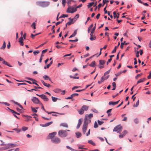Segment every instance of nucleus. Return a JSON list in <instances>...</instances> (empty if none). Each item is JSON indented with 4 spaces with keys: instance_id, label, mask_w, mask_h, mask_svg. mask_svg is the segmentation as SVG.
<instances>
[{
    "instance_id": "1",
    "label": "nucleus",
    "mask_w": 151,
    "mask_h": 151,
    "mask_svg": "<svg viewBox=\"0 0 151 151\" xmlns=\"http://www.w3.org/2000/svg\"><path fill=\"white\" fill-rule=\"evenodd\" d=\"M67 131H70V130H59L58 132L59 136L61 137H65L68 135Z\"/></svg>"
},
{
    "instance_id": "2",
    "label": "nucleus",
    "mask_w": 151,
    "mask_h": 151,
    "mask_svg": "<svg viewBox=\"0 0 151 151\" xmlns=\"http://www.w3.org/2000/svg\"><path fill=\"white\" fill-rule=\"evenodd\" d=\"M122 127L121 125H119L115 127L113 129L114 132H116L120 134L122 130Z\"/></svg>"
},
{
    "instance_id": "3",
    "label": "nucleus",
    "mask_w": 151,
    "mask_h": 151,
    "mask_svg": "<svg viewBox=\"0 0 151 151\" xmlns=\"http://www.w3.org/2000/svg\"><path fill=\"white\" fill-rule=\"evenodd\" d=\"M93 117V114H90L89 115H86L85 117L84 121H86L87 123H90L91 122L90 118Z\"/></svg>"
},
{
    "instance_id": "4",
    "label": "nucleus",
    "mask_w": 151,
    "mask_h": 151,
    "mask_svg": "<svg viewBox=\"0 0 151 151\" xmlns=\"http://www.w3.org/2000/svg\"><path fill=\"white\" fill-rule=\"evenodd\" d=\"M86 122V121H84V124L83 126V134H85L86 133L88 127V123H87Z\"/></svg>"
},
{
    "instance_id": "5",
    "label": "nucleus",
    "mask_w": 151,
    "mask_h": 151,
    "mask_svg": "<svg viewBox=\"0 0 151 151\" xmlns=\"http://www.w3.org/2000/svg\"><path fill=\"white\" fill-rule=\"evenodd\" d=\"M37 5L42 7H46L47 6V3L45 1H38L37 2Z\"/></svg>"
},
{
    "instance_id": "6",
    "label": "nucleus",
    "mask_w": 151,
    "mask_h": 151,
    "mask_svg": "<svg viewBox=\"0 0 151 151\" xmlns=\"http://www.w3.org/2000/svg\"><path fill=\"white\" fill-rule=\"evenodd\" d=\"M77 11L76 8L70 7H69L67 10L68 13H73Z\"/></svg>"
},
{
    "instance_id": "7",
    "label": "nucleus",
    "mask_w": 151,
    "mask_h": 151,
    "mask_svg": "<svg viewBox=\"0 0 151 151\" xmlns=\"http://www.w3.org/2000/svg\"><path fill=\"white\" fill-rule=\"evenodd\" d=\"M57 134V132H54L52 133L49 134L48 137L49 138H50L51 140L55 137V135Z\"/></svg>"
},
{
    "instance_id": "8",
    "label": "nucleus",
    "mask_w": 151,
    "mask_h": 151,
    "mask_svg": "<svg viewBox=\"0 0 151 151\" xmlns=\"http://www.w3.org/2000/svg\"><path fill=\"white\" fill-rule=\"evenodd\" d=\"M51 141L54 143L57 144L60 142V139L58 137H55L51 140Z\"/></svg>"
},
{
    "instance_id": "9",
    "label": "nucleus",
    "mask_w": 151,
    "mask_h": 151,
    "mask_svg": "<svg viewBox=\"0 0 151 151\" xmlns=\"http://www.w3.org/2000/svg\"><path fill=\"white\" fill-rule=\"evenodd\" d=\"M37 95L39 96V97H40L42 99L44 100V101H47L49 100V99L44 94L40 95L37 94Z\"/></svg>"
},
{
    "instance_id": "10",
    "label": "nucleus",
    "mask_w": 151,
    "mask_h": 151,
    "mask_svg": "<svg viewBox=\"0 0 151 151\" xmlns=\"http://www.w3.org/2000/svg\"><path fill=\"white\" fill-rule=\"evenodd\" d=\"M0 60H1V61H3L2 63V64L6 65L10 67H12V66L8 62H7L4 60L3 58H2L1 57L0 58Z\"/></svg>"
},
{
    "instance_id": "11",
    "label": "nucleus",
    "mask_w": 151,
    "mask_h": 151,
    "mask_svg": "<svg viewBox=\"0 0 151 151\" xmlns=\"http://www.w3.org/2000/svg\"><path fill=\"white\" fill-rule=\"evenodd\" d=\"M32 101L35 103L38 104H40L41 103L40 102V101L39 100V99L36 97L33 98L32 99Z\"/></svg>"
},
{
    "instance_id": "12",
    "label": "nucleus",
    "mask_w": 151,
    "mask_h": 151,
    "mask_svg": "<svg viewBox=\"0 0 151 151\" xmlns=\"http://www.w3.org/2000/svg\"><path fill=\"white\" fill-rule=\"evenodd\" d=\"M120 100H119V101H118L116 102H113V101H110L109 102V104L110 105H115L117 104L119 102Z\"/></svg>"
},
{
    "instance_id": "13",
    "label": "nucleus",
    "mask_w": 151,
    "mask_h": 151,
    "mask_svg": "<svg viewBox=\"0 0 151 151\" xmlns=\"http://www.w3.org/2000/svg\"><path fill=\"white\" fill-rule=\"evenodd\" d=\"M34 87L35 88V89L33 88V89H31V90H27V91H29L31 92V91H32L33 90H35V91H37V90H36V89L37 88H40V89L42 88H41V87H40V86L37 87V86H34Z\"/></svg>"
},
{
    "instance_id": "14",
    "label": "nucleus",
    "mask_w": 151,
    "mask_h": 151,
    "mask_svg": "<svg viewBox=\"0 0 151 151\" xmlns=\"http://www.w3.org/2000/svg\"><path fill=\"white\" fill-rule=\"evenodd\" d=\"M19 42L21 45L23 46L24 45L23 42V38L22 37H20L19 38Z\"/></svg>"
},
{
    "instance_id": "15",
    "label": "nucleus",
    "mask_w": 151,
    "mask_h": 151,
    "mask_svg": "<svg viewBox=\"0 0 151 151\" xmlns=\"http://www.w3.org/2000/svg\"><path fill=\"white\" fill-rule=\"evenodd\" d=\"M43 78L45 80H49L50 81H52L51 79L48 76L45 75L43 76Z\"/></svg>"
},
{
    "instance_id": "16",
    "label": "nucleus",
    "mask_w": 151,
    "mask_h": 151,
    "mask_svg": "<svg viewBox=\"0 0 151 151\" xmlns=\"http://www.w3.org/2000/svg\"><path fill=\"white\" fill-rule=\"evenodd\" d=\"M78 75V74L77 73L75 74L74 75V76H72V75H70V77L71 78H73L74 79H78L79 78V77L78 76V77H76V76H77V75Z\"/></svg>"
},
{
    "instance_id": "17",
    "label": "nucleus",
    "mask_w": 151,
    "mask_h": 151,
    "mask_svg": "<svg viewBox=\"0 0 151 151\" xmlns=\"http://www.w3.org/2000/svg\"><path fill=\"white\" fill-rule=\"evenodd\" d=\"M113 14H114V18H115L116 17H117V18L119 17V13H117V14H116V12L114 11L113 12Z\"/></svg>"
},
{
    "instance_id": "18",
    "label": "nucleus",
    "mask_w": 151,
    "mask_h": 151,
    "mask_svg": "<svg viewBox=\"0 0 151 151\" xmlns=\"http://www.w3.org/2000/svg\"><path fill=\"white\" fill-rule=\"evenodd\" d=\"M81 108L83 109V111H86L88 109V106L86 105H83L81 107Z\"/></svg>"
},
{
    "instance_id": "19",
    "label": "nucleus",
    "mask_w": 151,
    "mask_h": 151,
    "mask_svg": "<svg viewBox=\"0 0 151 151\" xmlns=\"http://www.w3.org/2000/svg\"><path fill=\"white\" fill-rule=\"evenodd\" d=\"M41 81L43 84V85L45 86H46L48 87H49L50 86V85L49 84H47L46 83H45L43 80H41Z\"/></svg>"
},
{
    "instance_id": "20",
    "label": "nucleus",
    "mask_w": 151,
    "mask_h": 151,
    "mask_svg": "<svg viewBox=\"0 0 151 151\" xmlns=\"http://www.w3.org/2000/svg\"><path fill=\"white\" fill-rule=\"evenodd\" d=\"M90 35V39L91 41H93L94 40H96V37L94 35Z\"/></svg>"
},
{
    "instance_id": "21",
    "label": "nucleus",
    "mask_w": 151,
    "mask_h": 151,
    "mask_svg": "<svg viewBox=\"0 0 151 151\" xmlns=\"http://www.w3.org/2000/svg\"><path fill=\"white\" fill-rule=\"evenodd\" d=\"M146 80L145 78H143L142 79H141L139 80L138 81H137V84H138L139 83H142L144 81H145Z\"/></svg>"
},
{
    "instance_id": "22",
    "label": "nucleus",
    "mask_w": 151,
    "mask_h": 151,
    "mask_svg": "<svg viewBox=\"0 0 151 151\" xmlns=\"http://www.w3.org/2000/svg\"><path fill=\"white\" fill-rule=\"evenodd\" d=\"M82 123V121L81 120V119H80L78 120V125L77 126L76 128L77 129H78L81 126V124Z\"/></svg>"
},
{
    "instance_id": "23",
    "label": "nucleus",
    "mask_w": 151,
    "mask_h": 151,
    "mask_svg": "<svg viewBox=\"0 0 151 151\" xmlns=\"http://www.w3.org/2000/svg\"><path fill=\"white\" fill-rule=\"evenodd\" d=\"M109 76L108 75L106 76H104V78L103 77H102L101 79V81L102 82H103L104 81V80L107 79L109 78Z\"/></svg>"
},
{
    "instance_id": "24",
    "label": "nucleus",
    "mask_w": 151,
    "mask_h": 151,
    "mask_svg": "<svg viewBox=\"0 0 151 151\" xmlns=\"http://www.w3.org/2000/svg\"><path fill=\"white\" fill-rule=\"evenodd\" d=\"M23 116H25L26 117V119L25 120V121L26 122H28L30 120V119L32 117L31 116H26L25 115H23Z\"/></svg>"
},
{
    "instance_id": "25",
    "label": "nucleus",
    "mask_w": 151,
    "mask_h": 151,
    "mask_svg": "<svg viewBox=\"0 0 151 151\" xmlns=\"http://www.w3.org/2000/svg\"><path fill=\"white\" fill-rule=\"evenodd\" d=\"M73 19H71L70 21L69 22L67 23L66 24V27H67V25H70L71 24L73 23Z\"/></svg>"
},
{
    "instance_id": "26",
    "label": "nucleus",
    "mask_w": 151,
    "mask_h": 151,
    "mask_svg": "<svg viewBox=\"0 0 151 151\" xmlns=\"http://www.w3.org/2000/svg\"><path fill=\"white\" fill-rule=\"evenodd\" d=\"M53 123V122L51 121L49 122H47L44 124L43 125V127H47L48 126Z\"/></svg>"
},
{
    "instance_id": "27",
    "label": "nucleus",
    "mask_w": 151,
    "mask_h": 151,
    "mask_svg": "<svg viewBox=\"0 0 151 151\" xmlns=\"http://www.w3.org/2000/svg\"><path fill=\"white\" fill-rule=\"evenodd\" d=\"M53 91L54 92L57 93H58L61 92V90L59 88H56L54 89Z\"/></svg>"
},
{
    "instance_id": "28",
    "label": "nucleus",
    "mask_w": 151,
    "mask_h": 151,
    "mask_svg": "<svg viewBox=\"0 0 151 151\" xmlns=\"http://www.w3.org/2000/svg\"><path fill=\"white\" fill-rule=\"evenodd\" d=\"M119 45H120V43H119V42L117 46H116L114 48V49L112 51V53H114L115 52H116V49L117 48L119 47Z\"/></svg>"
},
{
    "instance_id": "29",
    "label": "nucleus",
    "mask_w": 151,
    "mask_h": 151,
    "mask_svg": "<svg viewBox=\"0 0 151 151\" xmlns=\"http://www.w3.org/2000/svg\"><path fill=\"white\" fill-rule=\"evenodd\" d=\"M77 34V30H75L74 32L70 36V37H69V38H71L73 37H74Z\"/></svg>"
},
{
    "instance_id": "30",
    "label": "nucleus",
    "mask_w": 151,
    "mask_h": 151,
    "mask_svg": "<svg viewBox=\"0 0 151 151\" xmlns=\"http://www.w3.org/2000/svg\"><path fill=\"white\" fill-rule=\"evenodd\" d=\"M105 61L103 60H99V65H104L105 63Z\"/></svg>"
},
{
    "instance_id": "31",
    "label": "nucleus",
    "mask_w": 151,
    "mask_h": 151,
    "mask_svg": "<svg viewBox=\"0 0 151 151\" xmlns=\"http://www.w3.org/2000/svg\"><path fill=\"white\" fill-rule=\"evenodd\" d=\"M77 111H78L79 114H83L84 113V111H83V109H82L81 108L80 110H78Z\"/></svg>"
},
{
    "instance_id": "32",
    "label": "nucleus",
    "mask_w": 151,
    "mask_h": 151,
    "mask_svg": "<svg viewBox=\"0 0 151 151\" xmlns=\"http://www.w3.org/2000/svg\"><path fill=\"white\" fill-rule=\"evenodd\" d=\"M76 134L77 138H79L81 136V133L79 132H77Z\"/></svg>"
},
{
    "instance_id": "33",
    "label": "nucleus",
    "mask_w": 151,
    "mask_h": 151,
    "mask_svg": "<svg viewBox=\"0 0 151 151\" xmlns=\"http://www.w3.org/2000/svg\"><path fill=\"white\" fill-rule=\"evenodd\" d=\"M124 44H125V45H127L128 44V43H126L125 41H124L123 42H122L120 45V47L122 49L123 48Z\"/></svg>"
},
{
    "instance_id": "34",
    "label": "nucleus",
    "mask_w": 151,
    "mask_h": 151,
    "mask_svg": "<svg viewBox=\"0 0 151 151\" xmlns=\"http://www.w3.org/2000/svg\"><path fill=\"white\" fill-rule=\"evenodd\" d=\"M12 101L14 103V104H17V105L18 106H19L22 109H23V107H22V106L19 104V103H18L17 102H16L14 101H13L12 100Z\"/></svg>"
},
{
    "instance_id": "35",
    "label": "nucleus",
    "mask_w": 151,
    "mask_h": 151,
    "mask_svg": "<svg viewBox=\"0 0 151 151\" xmlns=\"http://www.w3.org/2000/svg\"><path fill=\"white\" fill-rule=\"evenodd\" d=\"M60 126H63V127H68V124L66 123H63L60 124Z\"/></svg>"
},
{
    "instance_id": "36",
    "label": "nucleus",
    "mask_w": 151,
    "mask_h": 151,
    "mask_svg": "<svg viewBox=\"0 0 151 151\" xmlns=\"http://www.w3.org/2000/svg\"><path fill=\"white\" fill-rule=\"evenodd\" d=\"M52 61H51V62L49 64H48L46 66L44 67V68L45 69H46V68H48L52 64Z\"/></svg>"
},
{
    "instance_id": "37",
    "label": "nucleus",
    "mask_w": 151,
    "mask_h": 151,
    "mask_svg": "<svg viewBox=\"0 0 151 151\" xmlns=\"http://www.w3.org/2000/svg\"><path fill=\"white\" fill-rule=\"evenodd\" d=\"M95 61H93L89 65L92 67H94L95 66Z\"/></svg>"
},
{
    "instance_id": "38",
    "label": "nucleus",
    "mask_w": 151,
    "mask_h": 151,
    "mask_svg": "<svg viewBox=\"0 0 151 151\" xmlns=\"http://www.w3.org/2000/svg\"><path fill=\"white\" fill-rule=\"evenodd\" d=\"M112 86L114 88L112 89V90H114L115 89L116 87V83L115 82H113L112 83Z\"/></svg>"
},
{
    "instance_id": "39",
    "label": "nucleus",
    "mask_w": 151,
    "mask_h": 151,
    "mask_svg": "<svg viewBox=\"0 0 151 151\" xmlns=\"http://www.w3.org/2000/svg\"><path fill=\"white\" fill-rule=\"evenodd\" d=\"M94 4V2H91V3H89L88 4L87 6L88 7V8H90L91 6H92L93 5V4Z\"/></svg>"
},
{
    "instance_id": "40",
    "label": "nucleus",
    "mask_w": 151,
    "mask_h": 151,
    "mask_svg": "<svg viewBox=\"0 0 151 151\" xmlns=\"http://www.w3.org/2000/svg\"><path fill=\"white\" fill-rule=\"evenodd\" d=\"M96 29V26H95L92 29V30L91 31V33L90 35H92L93 34L94 30Z\"/></svg>"
},
{
    "instance_id": "41",
    "label": "nucleus",
    "mask_w": 151,
    "mask_h": 151,
    "mask_svg": "<svg viewBox=\"0 0 151 151\" xmlns=\"http://www.w3.org/2000/svg\"><path fill=\"white\" fill-rule=\"evenodd\" d=\"M6 46V43L5 42V41H4L3 44L2 46L1 47V49H4L5 48Z\"/></svg>"
},
{
    "instance_id": "42",
    "label": "nucleus",
    "mask_w": 151,
    "mask_h": 151,
    "mask_svg": "<svg viewBox=\"0 0 151 151\" xmlns=\"http://www.w3.org/2000/svg\"><path fill=\"white\" fill-rule=\"evenodd\" d=\"M68 17V14H63L61 15V16H60L59 18H65V17Z\"/></svg>"
},
{
    "instance_id": "43",
    "label": "nucleus",
    "mask_w": 151,
    "mask_h": 151,
    "mask_svg": "<svg viewBox=\"0 0 151 151\" xmlns=\"http://www.w3.org/2000/svg\"><path fill=\"white\" fill-rule=\"evenodd\" d=\"M88 142L91 144L93 145H95V143L93 142L92 140H89L88 141Z\"/></svg>"
},
{
    "instance_id": "44",
    "label": "nucleus",
    "mask_w": 151,
    "mask_h": 151,
    "mask_svg": "<svg viewBox=\"0 0 151 151\" xmlns=\"http://www.w3.org/2000/svg\"><path fill=\"white\" fill-rule=\"evenodd\" d=\"M66 147H67V149L70 150L72 151H76V150L72 149V148L70 147L69 146H66Z\"/></svg>"
},
{
    "instance_id": "45",
    "label": "nucleus",
    "mask_w": 151,
    "mask_h": 151,
    "mask_svg": "<svg viewBox=\"0 0 151 151\" xmlns=\"http://www.w3.org/2000/svg\"><path fill=\"white\" fill-rule=\"evenodd\" d=\"M109 2V0H103V5L102 6H103L106 3H107L108 2Z\"/></svg>"
},
{
    "instance_id": "46",
    "label": "nucleus",
    "mask_w": 151,
    "mask_h": 151,
    "mask_svg": "<svg viewBox=\"0 0 151 151\" xmlns=\"http://www.w3.org/2000/svg\"><path fill=\"white\" fill-rule=\"evenodd\" d=\"M22 129L23 131H24L28 129V128L25 127H23L22 128Z\"/></svg>"
},
{
    "instance_id": "47",
    "label": "nucleus",
    "mask_w": 151,
    "mask_h": 151,
    "mask_svg": "<svg viewBox=\"0 0 151 151\" xmlns=\"http://www.w3.org/2000/svg\"><path fill=\"white\" fill-rule=\"evenodd\" d=\"M36 24L35 22H33L31 25V27H33L34 29H36Z\"/></svg>"
},
{
    "instance_id": "48",
    "label": "nucleus",
    "mask_w": 151,
    "mask_h": 151,
    "mask_svg": "<svg viewBox=\"0 0 151 151\" xmlns=\"http://www.w3.org/2000/svg\"><path fill=\"white\" fill-rule=\"evenodd\" d=\"M52 101H53V102H55L56 101L57 99V98H55V97H53V96H52Z\"/></svg>"
},
{
    "instance_id": "49",
    "label": "nucleus",
    "mask_w": 151,
    "mask_h": 151,
    "mask_svg": "<svg viewBox=\"0 0 151 151\" xmlns=\"http://www.w3.org/2000/svg\"><path fill=\"white\" fill-rule=\"evenodd\" d=\"M79 17V14H77L74 17V19H75V21H76L77 20V19Z\"/></svg>"
},
{
    "instance_id": "50",
    "label": "nucleus",
    "mask_w": 151,
    "mask_h": 151,
    "mask_svg": "<svg viewBox=\"0 0 151 151\" xmlns=\"http://www.w3.org/2000/svg\"><path fill=\"white\" fill-rule=\"evenodd\" d=\"M39 53H40V51L38 50L35 51L33 52V53L35 55H36Z\"/></svg>"
},
{
    "instance_id": "51",
    "label": "nucleus",
    "mask_w": 151,
    "mask_h": 151,
    "mask_svg": "<svg viewBox=\"0 0 151 151\" xmlns=\"http://www.w3.org/2000/svg\"><path fill=\"white\" fill-rule=\"evenodd\" d=\"M78 95V94L77 93H73L71 95V96L73 97H73L75 96H77Z\"/></svg>"
},
{
    "instance_id": "52",
    "label": "nucleus",
    "mask_w": 151,
    "mask_h": 151,
    "mask_svg": "<svg viewBox=\"0 0 151 151\" xmlns=\"http://www.w3.org/2000/svg\"><path fill=\"white\" fill-rule=\"evenodd\" d=\"M78 40L77 39L75 40H69V41L70 42H75L78 41Z\"/></svg>"
},
{
    "instance_id": "53",
    "label": "nucleus",
    "mask_w": 151,
    "mask_h": 151,
    "mask_svg": "<svg viewBox=\"0 0 151 151\" xmlns=\"http://www.w3.org/2000/svg\"><path fill=\"white\" fill-rule=\"evenodd\" d=\"M134 122L136 124H138L139 122L138 119H134Z\"/></svg>"
},
{
    "instance_id": "54",
    "label": "nucleus",
    "mask_w": 151,
    "mask_h": 151,
    "mask_svg": "<svg viewBox=\"0 0 151 151\" xmlns=\"http://www.w3.org/2000/svg\"><path fill=\"white\" fill-rule=\"evenodd\" d=\"M127 131L126 130L124 131L122 133L123 135V136H125V135L127 133Z\"/></svg>"
},
{
    "instance_id": "55",
    "label": "nucleus",
    "mask_w": 151,
    "mask_h": 151,
    "mask_svg": "<svg viewBox=\"0 0 151 151\" xmlns=\"http://www.w3.org/2000/svg\"><path fill=\"white\" fill-rule=\"evenodd\" d=\"M139 104V100H138L136 102V104L135 105H134V107H137L138 106Z\"/></svg>"
},
{
    "instance_id": "56",
    "label": "nucleus",
    "mask_w": 151,
    "mask_h": 151,
    "mask_svg": "<svg viewBox=\"0 0 151 151\" xmlns=\"http://www.w3.org/2000/svg\"><path fill=\"white\" fill-rule=\"evenodd\" d=\"M32 111L34 112H37V110H36L34 108L31 107Z\"/></svg>"
},
{
    "instance_id": "57",
    "label": "nucleus",
    "mask_w": 151,
    "mask_h": 151,
    "mask_svg": "<svg viewBox=\"0 0 151 151\" xmlns=\"http://www.w3.org/2000/svg\"><path fill=\"white\" fill-rule=\"evenodd\" d=\"M40 104H41L42 107V109L44 111H46V110H45V109H44V106L41 103H40Z\"/></svg>"
},
{
    "instance_id": "58",
    "label": "nucleus",
    "mask_w": 151,
    "mask_h": 151,
    "mask_svg": "<svg viewBox=\"0 0 151 151\" xmlns=\"http://www.w3.org/2000/svg\"><path fill=\"white\" fill-rule=\"evenodd\" d=\"M98 126L97 122H95L94 124V127L95 128H96L98 127Z\"/></svg>"
},
{
    "instance_id": "59",
    "label": "nucleus",
    "mask_w": 151,
    "mask_h": 151,
    "mask_svg": "<svg viewBox=\"0 0 151 151\" xmlns=\"http://www.w3.org/2000/svg\"><path fill=\"white\" fill-rule=\"evenodd\" d=\"M63 20H64L63 19H62V21L61 22L59 21V22H57L56 23V25L57 26L58 24L61 23L63 21Z\"/></svg>"
},
{
    "instance_id": "60",
    "label": "nucleus",
    "mask_w": 151,
    "mask_h": 151,
    "mask_svg": "<svg viewBox=\"0 0 151 151\" xmlns=\"http://www.w3.org/2000/svg\"><path fill=\"white\" fill-rule=\"evenodd\" d=\"M98 124L99 125H101L104 122H103L99 120H98Z\"/></svg>"
},
{
    "instance_id": "61",
    "label": "nucleus",
    "mask_w": 151,
    "mask_h": 151,
    "mask_svg": "<svg viewBox=\"0 0 151 151\" xmlns=\"http://www.w3.org/2000/svg\"><path fill=\"white\" fill-rule=\"evenodd\" d=\"M110 72V70H108L107 71H106L104 73V76H105V75L109 74V73Z\"/></svg>"
},
{
    "instance_id": "62",
    "label": "nucleus",
    "mask_w": 151,
    "mask_h": 151,
    "mask_svg": "<svg viewBox=\"0 0 151 151\" xmlns=\"http://www.w3.org/2000/svg\"><path fill=\"white\" fill-rule=\"evenodd\" d=\"M65 1L66 0H62V4L64 6H65Z\"/></svg>"
},
{
    "instance_id": "63",
    "label": "nucleus",
    "mask_w": 151,
    "mask_h": 151,
    "mask_svg": "<svg viewBox=\"0 0 151 151\" xmlns=\"http://www.w3.org/2000/svg\"><path fill=\"white\" fill-rule=\"evenodd\" d=\"M47 51V49H45L44 50H43L42 51V54H43L45 53H46Z\"/></svg>"
},
{
    "instance_id": "64",
    "label": "nucleus",
    "mask_w": 151,
    "mask_h": 151,
    "mask_svg": "<svg viewBox=\"0 0 151 151\" xmlns=\"http://www.w3.org/2000/svg\"><path fill=\"white\" fill-rule=\"evenodd\" d=\"M150 74L147 77V78L148 79H150L151 78V72H150Z\"/></svg>"
}]
</instances>
